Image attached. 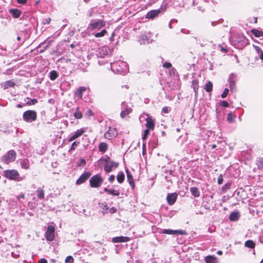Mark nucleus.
<instances>
[{"label": "nucleus", "instance_id": "1", "mask_svg": "<svg viewBox=\"0 0 263 263\" xmlns=\"http://www.w3.org/2000/svg\"><path fill=\"white\" fill-rule=\"evenodd\" d=\"M111 68L113 71L122 75H124L128 70L127 63L122 61L111 63Z\"/></svg>", "mask_w": 263, "mask_h": 263}, {"label": "nucleus", "instance_id": "2", "mask_svg": "<svg viewBox=\"0 0 263 263\" xmlns=\"http://www.w3.org/2000/svg\"><path fill=\"white\" fill-rule=\"evenodd\" d=\"M100 161H102L104 171L106 173L112 172L114 169L118 166V163L110 160L109 158L100 159Z\"/></svg>", "mask_w": 263, "mask_h": 263}, {"label": "nucleus", "instance_id": "3", "mask_svg": "<svg viewBox=\"0 0 263 263\" xmlns=\"http://www.w3.org/2000/svg\"><path fill=\"white\" fill-rule=\"evenodd\" d=\"M105 25L106 22L102 20H92L88 26V29L91 31L99 30L104 27Z\"/></svg>", "mask_w": 263, "mask_h": 263}, {"label": "nucleus", "instance_id": "4", "mask_svg": "<svg viewBox=\"0 0 263 263\" xmlns=\"http://www.w3.org/2000/svg\"><path fill=\"white\" fill-rule=\"evenodd\" d=\"M16 155L14 150H10L2 157V161L5 164H9L15 160Z\"/></svg>", "mask_w": 263, "mask_h": 263}, {"label": "nucleus", "instance_id": "5", "mask_svg": "<svg viewBox=\"0 0 263 263\" xmlns=\"http://www.w3.org/2000/svg\"><path fill=\"white\" fill-rule=\"evenodd\" d=\"M36 112L34 110H28L25 111L23 115V120L27 122H32L36 120Z\"/></svg>", "mask_w": 263, "mask_h": 263}, {"label": "nucleus", "instance_id": "6", "mask_svg": "<svg viewBox=\"0 0 263 263\" xmlns=\"http://www.w3.org/2000/svg\"><path fill=\"white\" fill-rule=\"evenodd\" d=\"M103 179L99 175L91 177L89 180L90 185L92 187H99L103 182Z\"/></svg>", "mask_w": 263, "mask_h": 263}, {"label": "nucleus", "instance_id": "7", "mask_svg": "<svg viewBox=\"0 0 263 263\" xmlns=\"http://www.w3.org/2000/svg\"><path fill=\"white\" fill-rule=\"evenodd\" d=\"M5 176L10 180H21L20 174L15 170H6L4 171Z\"/></svg>", "mask_w": 263, "mask_h": 263}, {"label": "nucleus", "instance_id": "8", "mask_svg": "<svg viewBox=\"0 0 263 263\" xmlns=\"http://www.w3.org/2000/svg\"><path fill=\"white\" fill-rule=\"evenodd\" d=\"M152 36V33L150 32H145L140 36L139 42L140 43V44L152 43L153 42V39H151Z\"/></svg>", "mask_w": 263, "mask_h": 263}, {"label": "nucleus", "instance_id": "9", "mask_svg": "<svg viewBox=\"0 0 263 263\" xmlns=\"http://www.w3.org/2000/svg\"><path fill=\"white\" fill-rule=\"evenodd\" d=\"M121 108L122 110L120 113V116L122 118H124L132 111V109L128 106L127 103L125 102L122 103Z\"/></svg>", "mask_w": 263, "mask_h": 263}, {"label": "nucleus", "instance_id": "10", "mask_svg": "<svg viewBox=\"0 0 263 263\" xmlns=\"http://www.w3.org/2000/svg\"><path fill=\"white\" fill-rule=\"evenodd\" d=\"M54 228L52 226H49L45 233V237L48 241H52L54 239Z\"/></svg>", "mask_w": 263, "mask_h": 263}, {"label": "nucleus", "instance_id": "11", "mask_svg": "<svg viewBox=\"0 0 263 263\" xmlns=\"http://www.w3.org/2000/svg\"><path fill=\"white\" fill-rule=\"evenodd\" d=\"M117 132L116 128L109 127L107 131L105 133V137L108 139H111L116 137Z\"/></svg>", "mask_w": 263, "mask_h": 263}, {"label": "nucleus", "instance_id": "12", "mask_svg": "<svg viewBox=\"0 0 263 263\" xmlns=\"http://www.w3.org/2000/svg\"><path fill=\"white\" fill-rule=\"evenodd\" d=\"M160 233L169 235H183L185 234V231L183 230H173L171 229H163L161 230Z\"/></svg>", "mask_w": 263, "mask_h": 263}, {"label": "nucleus", "instance_id": "13", "mask_svg": "<svg viewBox=\"0 0 263 263\" xmlns=\"http://www.w3.org/2000/svg\"><path fill=\"white\" fill-rule=\"evenodd\" d=\"M178 197V194L176 193H169L167 195L166 200L169 205H173Z\"/></svg>", "mask_w": 263, "mask_h": 263}, {"label": "nucleus", "instance_id": "14", "mask_svg": "<svg viewBox=\"0 0 263 263\" xmlns=\"http://www.w3.org/2000/svg\"><path fill=\"white\" fill-rule=\"evenodd\" d=\"M91 174L89 172H85L82 174L76 181V184L80 185L85 182L90 176Z\"/></svg>", "mask_w": 263, "mask_h": 263}, {"label": "nucleus", "instance_id": "15", "mask_svg": "<svg viewBox=\"0 0 263 263\" xmlns=\"http://www.w3.org/2000/svg\"><path fill=\"white\" fill-rule=\"evenodd\" d=\"M160 13V9L153 10L147 13L145 17L148 19H153L157 17Z\"/></svg>", "mask_w": 263, "mask_h": 263}, {"label": "nucleus", "instance_id": "16", "mask_svg": "<svg viewBox=\"0 0 263 263\" xmlns=\"http://www.w3.org/2000/svg\"><path fill=\"white\" fill-rule=\"evenodd\" d=\"M129 240V238L126 236H118L112 238V241L114 243L125 242Z\"/></svg>", "mask_w": 263, "mask_h": 263}, {"label": "nucleus", "instance_id": "17", "mask_svg": "<svg viewBox=\"0 0 263 263\" xmlns=\"http://www.w3.org/2000/svg\"><path fill=\"white\" fill-rule=\"evenodd\" d=\"M84 132L85 130L82 128L77 130L76 132L72 135V136L70 137L69 139V141H72L79 138L83 135Z\"/></svg>", "mask_w": 263, "mask_h": 263}, {"label": "nucleus", "instance_id": "18", "mask_svg": "<svg viewBox=\"0 0 263 263\" xmlns=\"http://www.w3.org/2000/svg\"><path fill=\"white\" fill-rule=\"evenodd\" d=\"M146 127L147 128L153 130L155 127V122L154 120L151 118L148 117L146 119Z\"/></svg>", "mask_w": 263, "mask_h": 263}, {"label": "nucleus", "instance_id": "19", "mask_svg": "<svg viewBox=\"0 0 263 263\" xmlns=\"http://www.w3.org/2000/svg\"><path fill=\"white\" fill-rule=\"evenodd\" d=\"M126 173L127 175V181L132 189H134L135 188V183L133 178V176L128 170H126Z\"/></svg>", "mask_w": 263, "mask_h": 263}, {"label": "nucleus", "instance_id": "20", "mask_svg": "<svg viewBox=\"0 0 263 263\" xmlns=\"http://www.w3.org/2000/svg\"><path fill=\"white\" fill-rule=\"evenodd\" d=\"M236 79V75L235 74L232 73L230 76L229 78V82L230 84V88L231 90L234 89L235 87V79Z\"/></svg>", "mask_w": 263, "mask_h": 263}, {"label": "nucleus", "instance_id": "21", "mask_svg": "<svg viewBox=\"0 0 263 263\" xmlns=\"http://www.w3.org/2000/svg\"><path fill=\"white\" fill-rule=\"evenodd\" d=\"M20 164L22 168L27 170L29 168V163L28 159H20L19 160Z\"/></svg>", "mask_w": 263, "mask_h": 263}, {"label": "nucleus", "instance_id": "22", "mask_svg": "<svg viewBox=\"0 0 263 263\" xmlns=\"http://www.w3.org/2000/svg\"><path fill=\"white\" fill-rule=\"evenodd\" d=\"M99 151L102 153H104L108 149V145L105 142H101L99 144Z\"/></svg>", "mask_w": 263, "mask_h": 263}, {"label": "nucleus", "instance_id": "23", "mask_svg": "<svg viewBox=\"0 0 263 263\" xmlns=\"http://www.w3.org/2000/svg\"><path fill=\"white\" fill-rule=\"evenodd\" d=\"M10 13L14 18H18L21 14V11L17 9H11L9 10Z\"/></svg>", "mask_w": 263, "mask_h": 263}, {"label": "nucleus", "instance_id": "24", "mask_svg": "<svg viewBox=\"0 0 263 263\" xmlns=\"http://www.w3.org/2000/svg\"><path fill=\"white\" fill-rule=\"evenodd\" d=\"M240 215L238 211H235L232 212L229 217V219L231 221H236L238 220L239 218Z\"/></svg>", "mask_w": 263, "mask_h": 263}, {"label": "nucleus", "instance_id": "25", "mask_svg": "<svg viewBox=\"0 0 263 263\" xmlns=\"http://www.w3.org/2000/svg\"><path fill=\"white\" fill-rule=\"evenodd\" d=\"M86 90V88L85 87H80L77 90L75 95L77 96L79 99H81L83 96V92L85 91Z\"/></svg>", "mask_w": 263, "mask_h": 263}, {"label": "nucleus", "instance_id": "26", "mask_svg": "<svg viewBox=\"0 0 263 263\" xmlns=\"http://www.w3.org/2000/svg\"><path fill=\"white\" fill-rule=\"evenodd\" d=\"M205 261L206 263H218L217 258L212 256H206Z\"/></svg>", "mask_w": 263, "mask_h": 263}, {"label": "nucleus", "instance_id": "27", "mask_svg": "<svg viewBox=\"0 0 263 263\" xmlns=\"http://www.w3.org/2000/svg\"><path fill=\"white\" fill-rule=\"evenodd\" d=\"M190 192L192 195L195 197H198L200 196V192L196 187H192L190 188Z\"/></svg>", "mask_w": 263, "mask_h": 263}, {"label": "nucleus", "instance_id": "28", "mask_svg": "<svg viewBox=\"0 0 263 263\" xmlns=\"http://www.w3.org/2000/svg\"><path fill=\"white\" fill-rule=\"evenodd\" d=\"M198 84H199V82L197 80H194L192 82V87H193V88L195 91V95H197V91H198V88H199Z\"/></svg>", "mask_w": 263, "mask_h": 263}, {"label": "nucleus", "instance_id": "29", "mask_svg": "<svg viewBox=\"0 0 263 263\" xmlns=\"http://www.w3.org/2000/svg\"><path fill=\"white\" fill-rule=\"evenodd\" d=\"M15 85V83L12 80L6 81L4 84V89H8L9 87H13Z\"/></svg>", "mask_w": 263, "mask_h": 263}, {"label": "nucleus", "instance_id": "30", "mask_svg": "<svg viewBox=\"0 0 263 263\" xmlns=\"http://www.w3.org/2000/svg\"><path fill=\"white\" fill-rule=\"evenodd\" d=\"M25 102L27 105H34L37 102L36 99H30L28 97L25 99Z\"/></svg>", "mask_w": 263, "mask_h": 263}, {"label": "nucleus", "instance_id": "31", "mask_svg": "<svg viewBox=\"0 0 263 263\" xmlns=\"http://www.w3.org/2000/svg\"><path fill=\"white\" fill-rule=\"evenodd\" d=\"M125 178V176L124 173L122 172H121L118 173L117 176V180L119 183H122L123 182Z\"/></svg>", "mask_w": 263, "mask_h": 263}, {"label": "nucleus", "instance_id": "32", "mask_svg": "<svg viewBox=\"0 0 263 263\" xmlns=\"http://www.w3.org/2000/svg\"><path fill=\"white\" fill-rule=\"evenodd\" d=\"M37 197L40 199H43L44 198L45 193L44 191L41 189L38 188L36 191Z\"/></svg>", "mask_w": 263, "mask_h": 263}, {"label": "nucleus", "instance_id": "33", "mask_svg": "<svg viewBox=\"0 0 263 263\" xmlns=\"http://www.w3.org/2000/svg\"><path fill=\"white\" fill-rule=\"evenodd\" d=\"M251 32L255 36L257 37L262 36L263 35V32L257 29H252Z\"/></svg>", "mask_w": 263, "mask_h": 263}, {"label": "nucleus", "instance_id": "34", "mask_svg": "<svg viewBox=\"0 0 263 263\" xmlns=\"http://www.w3.org/2000/svg\"><path fill=\"white\" fill-rule=\"evenodd\" d=\"M205 90L206 92H210L212 91L213 89V84L211 82L209 81L208 83H206L205 85Z\"/></svg>", "mask_w": 263, "mask_h": 263}, {"label": "nucleus", "instance_id": "35", "mask_svg": "<svg viewBox=\"0 0 263 263\" xmlns=\"http://www.w3.org/2000/svg\"><path fill=\"white\" fill-rule=\"evenodd\" d=\"M73 116L75 118L77 119H80L82 118V113L79 110V108L77 107L76 111L73 114Z\"/></svg>", "mask_w": 263, "mask_h": 263}, {"label": "nucleus", "instance_id": "36", "mask_svg": "<svg viewBox=\"0 0 263 263\" xmlns=\"http://www.w3.org/2000/svg\"><path fill=\"white\" fill-rule=\"evenodd\" d=\"M108 54V50L107 48L104 47L102 49H100V51L98 53V55L100 57H102L103 55H107Z\"/></svg>", "mask_w": 263, "mask_h": 263}, {"label": "nucleus", "instance_id": "37", "mask_svg": "<svg viewBox=\"0 0 263 263\" xmlns=\"http://www.w3.org/2000/svg\"><path fill=\"white\" fill-rule=\"evenodd\" d=\"M245 245L246 247L254 248L255 246V243L253 241L249 240L245 242Z\"/></svg>", "mask_w": 263, "mask_h": 263}, {"label": "nucleus", "instance_id": "38", "mask_svg": "<svg viewBox=\"0 0 263 263\" xmlns=\"http://www.w3.org/2000/svg\"><path fill=\"white\" fill-rule=\"evenodd\" d=\"M58 77L57 72L55 70H52L50 72V79L52 81L55 80Z\"/></svg>", "mask_w": 263, "mask_h": 263}, {"label": "nucleus", "instance_id": "39", "mask_svg": "<svg viewBox=\"0 0 263 263\" xmlns=\"http://www.w3.org/2000/svg\"><path fill=\"white\" fill-rule=\"evenodd\" d=\"M107 33V31L105 29L102 30L101 32H98L95 34L96 37H100L104 36Z\"/></svg>", "mask_w": 263, "mask_h": 263}, {"label": "nucleus", "instance_id": "40", "mask_svg": "<svg viewBox=\"0 0 263 263\" xmlns=\"http://www.w3.org/2000/svg\"><path fill=\"white\" fill-rule=\"evenodd\" d=\"M227 120L230 123H232L234 120V116L232 112H230L227 115Z\"/></svg>", "mask_w": 263, "mask_h": 263}, {"label": "nucleus", "instance_id": "41", "mask_svg": "<svg viewBox=\"0 0 263 263\" xmlns=\"http://www.w3.org/2000/svg\"><path fill=\"white\" fill-rule=\"evenodd\" d=\"M108 194L114 196H119L120 192L118 190L109 189Z\"/></svg>", "mask_w": 263, "mask_h": 263}, {"label": "nucleus", "instance_id": "42", "mask_svg": "<svg viewBox=\"0 0 263 263\" xmlns=\"http://www.w3.org/2000/svg\"><path fill=\"white\" fill-rule=\"evenodd\" d=\"M73 261V258L71 256H68L65 259V263H72Z\"/></svg>", "mask_w": 263, "mask_h": 263}, {"label": "nucleus", "instance_id": "43", "mask_svg": "<svg viewBox=\"0 0 263 263\" xmlns=\"http://www.w3.org/2000/svg\"><path fill=\"white\" fill-rule=\"evenodd\" d=\"M229 93V89L228 88H225L223 93L221 94V98H225L227 96L228 94Z\"/></svg>", "mask_w": 263, "mask_h": 263}, {"label": "nucleus", "instance_id": "44", "mask_svg": "<svg viewBox=\"0 0 263 263\" xmlns=\"http://www.w3.org/2000/svg\"><path fill=\"white\" fill-rule=\"evenodd\" d=\"M220 105L222 106L227 107L229 106V103L226 101H222L220 102Z\"/></svg>", "mask_w": 263, "mask_h": 263}, {"label": "nucleus", "instance_id": "45", "mask_svg": "<svg viewBox=\"0 0 263 263\" xmlns=\"http://www.w3.org/2000/svg\"><path fill=\"white\" fill-rule=\"evenodd\" d=\"M79 144V142L74 141V142H73L71 145L70 150H74L75 149V147L77 146Z\"/></svg>", "mask_w": 263, "mask_h": 263}, {"label": "nucleus", "instance_id": "46", "mask_svg": "<svg viewBox=\"0 0 263 263\" xmlns=\"http://www.w3.org/2000/svg\"><path fill=\"white\" fill-rule=\"evenodd\" d=\"M149 129H148V128L144 130V134H143V137H142V139L143 140L145 139L146 138L147 136L149 134Z\"/></svg>", "mask_w": 263, "mask_h": 263}, {"label": "nucleus", "instance_id": "47", "mask_svg": "<svg viewBox=\"0 0 263 263\" xmlns=\"http://www.w3.org/2000/svg\"><path fill=\"white\" fill-rule=\"evenodd\" d=\"M85 164H86L85 160L84 159H81L80 160V162H79L78 163V165H79V166H84V165H85Z\"/></svg>", "mask_w": 263, "mask_h": 263}, {"label": "nucleus", "instance_id": "48", "mask_svg": "<svg viewBox=\"0 0 263 263\" xmlns=\"http://www.w3.org/2000/svg\"><path fill=\"white\" fill-rule=\"evenodd\" d=\"M169 111H170V109H169L168 107L167 106H165L162 108V113L167 114L169 112Z\"/></svg>", "mask_w": 263, "mask_h": 263}, {"label": "nucleus", "instance_id": "49", "mask_svg": "<svg viewBox=\"0 0 263 263\" xmlns=\"http://www.w3.org/2000/svg\"><path fill=\"white\" fill-rule=\"evenodd\" d=\"M217 182L219 184H221L223 182V178L222 175H220L217 179Z\"/></svg>", "mask_w": 263, "mask_h": 263}, {"label": "nucleus", "instance_id": "50", "mask_svg": "<svg viewBox=\"0 0 263 263\" xmlns=\"http://www.w3.org/2000/svg\"><path fill=\"white\" fill-rule=\"evenodd\" d=\"M163 67L166 68H170L172 66V64L168 62H165L163 64Z\"/></svg>", "mask_w": 263, "mask_h": 263}, {"label": "nucleus", "instance_id": "51", "mask_svg": "<svg viewBox=\"0 0 263 263\" xmlns=\"http://www.w3.org/2000/svg\"><path fill=\"white\" fill-rule=\"evenodd\" d=\"M115 178V176L114 175H111L108 178V181L110 182H112L113 181H114Z\"/></svg>", "mask_w": 263, "mask_h": 263}, {"label": "nucleus", "instance_id": "52", "mask_svg": "<svg viewBox=\"0 0 263 263\" xmlns=\"http://www.w3.org/2000/svg\"><path fill=\"white\" fill-rule=\"evenodd\" d=\"M258 167L261 168H263V159L259 161Z\"/></svg>", "mask_w": 263, "mask_h": 263}, {"label": "nucleus", "instance_id": "53", "mask_svg": "<svg viewBox=\"0 0 263 263\" xmlns=\"http://www.w3.org/2000/svg\"><path fill=\"white\" fill-rule=\"evenodd\" d=\"M101 205H102L101 207H102L103 209H105L106 210L108 209L107 204V203H106L105 202L102 203V204H101Z\"/></svg>", "mask_w": 263, "mask_h": 263}, {"label": "nucleus", "instance_id": "54", "mask_svg": "<svg viewBox=\"0 0 263 263\" xmlns=\"http://www.w3.org/2000/svg\"><path fill=\"white\" fill-rule=\"evenodd\" d=\"M254 48H255V49L256 51L258 53H260V52H261L262 51H261V49H260V47H259L258 46H254Z\"/></svg>", "mask_w": 263, "mask_h": 263}, {"label": "nucleus", "instance_id": "55", "mask_svg": "<svg viewBox=\"0 0 263 263\" xmlns=\"http://www.w3.org/2000/svg\"><path fill=\"white\" fill-rule=\"evenodd\" d=\"M17 2L18 4H24L26 3L27 0H17Z\"/></svg>", "mask_w": 263, "mask_h": 263}, {"label": "nucleus", "instance_id": "56", "mask_svg": "<svg viewBox=\"0 0 263 263\" xmlns=\"http://www.w3.org/2000/svg\"><path fill=\"white\" fill-rule=\"evenodd\" d=\"M38 263H47V261L45 258H42L39 261Z\"/></svg>", "mask_w": 263, "mask_h": 263}, {"label": "nucleus", "instance_id": "57", "mask_svg": "<svg viewBox=\"0 0 263 263\" xmlns=\"http://www.w3.org/2000/svg\"><path fill=\"white\" fill-rule=\"evenodd\" d=\"M117 211V209L115 208H111L110 209V212L111 213H116Z\"/></svg>", "mask_w": 263, "mask_h": 263}, {"label": "nucleus", "instance_id": "58", "mask_svg": "<svg viewBox=\"0 0 263 263\" xmlns=\"http://www.w3.org/2000/svg\"><path fill=\"white\" fill-rule=\"evenodd\" d=\"M86 114H88L90 116H92L93 115L92 114V111L90 110V109H88L87 112H86Z\"/></svg>", "mask_w": 263, "mask_h": 263}, {"label": "nucleus", "instance_id": "59", "mask_svg": "<svg viewBox=\"0 0 263 263\" xmlns=\"http://www.w3.org/2000/svg\"><path fill=\"white\" fill-rule=\"evenodd\" d=\"M24 198H25V195H24V194H21V195H19V196L17 197V198H18V199H20L21 198L24 199Z\"/></svg>", "mask_w": 263, "mask_h": 263}, {"label": "nucleus", "instance_id": "60", "mask_svg": "<svg viewBox=\"0 0 263 263\" xmlns=\"http://www.w3.org/2000/svg\"><path fill=\"white\" fill-rule=\"evenodd\" d=\"M220 47L221 48V50L224 52H227V49H225L224 48L222 47L221 46H220Z\"/></svg>", "mask_w": 263, "mask_h": 263}, {"label": "nucleus", "instance_id": "61", "mask_svg": "<svg viewBox=\"0 0 263 263\" xmlns=\"http://www.w3.org/2000/svg\"><path fill=\"white\" fill-rule=\"evenodd\" d=\"M259 58L261 60H263V51L260 52V54L259 55Z\"/></svg>", "mask_w": 263, "mask_h": 263}, {"label": "nucleus", "instance_id": "62", "mask_svg": "<svg viewBox=\"0 0 263 263\" xmlns=\"http://www.w3.org/2000/svg\"><path fill=\"white\" fill-rule=\"evenodd\" d=\"M109 189H107V188H106V187H105V188L104 189V192H107V193H108V192H109Z\"/></svg>", "mask_w": 263, "mask_h": 263}, {"label": "nucleus", "instance_id": "63", "mask_svg": "<svg viewBox=\"0 0 263 263\" xmlns=\"http://www.w3.org/2000/svg\"><path fill=\"white\" fill-rule=\"evenodd\" d=\"M217 254L219 255H221L222 254V252L221 251H218L217 252Z\"/></svg>", "mask_w": 263, "mask_h": 263}, {"label": "nucleus", "instance_id": "64", "mask_svg": "<svg viewBox=\"0 0 263 263\" xmlns=\"http://www.w3.org/2000/svg\"><path fill=\"white\" fill-rule=\"evenodd\" d=\"M46 21L47 23H49L50 21V18H48V19H46Z\"/></svg>", "mask_w": 263, "mask_h": 263}]
</instances>
